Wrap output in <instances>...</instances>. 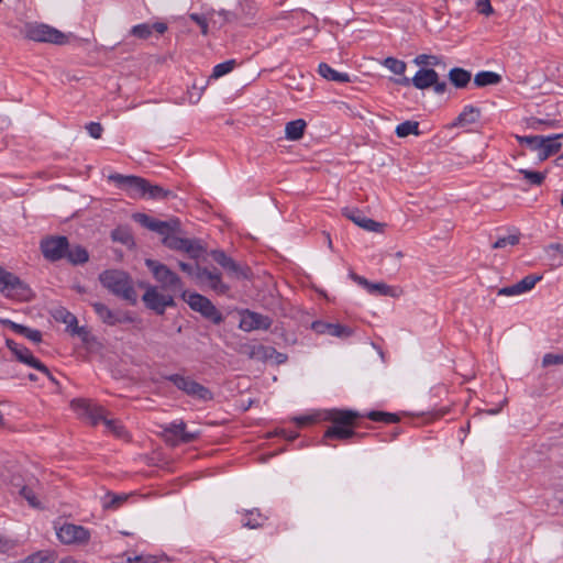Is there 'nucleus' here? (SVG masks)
I'll return each mask as SVG.
<instances>
[{
	"label": "nucleus",
	"mask_w": 563,
	"mask_h": 563,
	"mask_svg": "<svg viewBox=\"0 0 563 563\" xmlns=\"http://www.w3.org/2000/svg\"><path fill=\"white\" fill-rule=\"evenodd\" d=\"M109 180L114 181L124 189L130 197L145 196L147 194L150 198L157 200L176 198L173 191L166 190L157 185H151L146 179L139 176L112 174L109 176Z\"/></svg>",
	"instance_id": "obj_1"
},
{
	"label": "nucleus",
	"mask_w": 563,
	"mask_h": 563,
	"mask_svg": "<svg viewBox=\"0 0 563 563\" xmlns=\"http://www.w3.org/2000/svg\"><path fill=\"white\" fill-rule=\"evenodd\" d=\"M70 406L79 417L86 418L91 426L103 422L107 429L117 437L125 434L124 427L118 420L107 418L103 407L92 404L88 399H74Z\"/></svg>",
	"instance_id": "obj_2"
},
{
	"label": "nucleus",
	"mask_w": 563,
	"mask_h": 563,
	"mask_svg": "<svg viewBox=\"0 0 563 563\" xmlns=\"http://www.w3.org/2000/svg\"><path fill=\"white\" fill-rule=\"evenodd\" d=\"M99 280L104 288L111 291L113 295L121 297L129 301L131 305H135L137 301V294L132 286L130 276L119 269H108L99 275Z\"/></svg>",
	"instance_id": "obj_3"
},
{
	"label": "nucleus",
	"mask_w": 563,
	"mask_h": 563,
	"mask_svg": "<svg viewBox=\"0 0 563 563\" xmlns=\"http://www.w3.org/2000/svg\"><path fill=\"white\" fill-rule=\"evenodd\" d=\"M361 415L353 410H332L328 413L327 419L333 422L325 433V438H334L346 440L357 435V433L349 426L353 424L354 420L360 418Z\"/></svg>",
	"instance_id": "obj_4"
},
{
	"label": "nucleus",
	"mask_w": 563,
	"mask_h": 563,
	"mask_svg": "<svg viewBox=\"0 0 563 563\" xmlns=\"http://www.w3.org/2000/svg\"><path fill=\"white\" fill-rule=\"evenodd\" d=\"M20 34L29 41L52 43L56 45L65 44L67 37L57 29L38 22H26L20 27Z\"/></svg>",
	"instance_id": "obj_5"
},
{
	"label": "nucleus",
	"mask_w": 563,
	"mask_h": 563,
	"mask_svg": "<svg viewBox=\"0 0 563 563\" xmlns=\"http://www.w3.org/2000/svg\"><path fill=\"white\" fill-rule=\"evenodd\" d=\"M181 298L188 303L191 310L199 312L205 319L211 321L213 324H220L223 322V314L206 296L198 292L183 290Z\"/></svg>",
	"instance_id": "obj_6"
},
{
	"label": "nucleus",
	"mask_w": 563,
	"mask_h": 563,
	"mask_svg": "<svg viewBox=\"0 0 563 563\" xmlns=\"http://www.w3.org/2000/svg\"><path fill=\"white\" fill-rule=\"evenodd\" d=\"M0 291L7 297L21 301H29L33 298V292L29 285L16 275L5 271L0 266Z\"/></svg>",
	"instance_id": "obj_7"
},
{
	"label": "nucleus",
	"mask_w": 563,
	"mask_h": 563,
	"mask_svg": "<svg viewBox=\"0 0 563 563\" xmlns=\"http://www.w3.org/2000/svg\"><path fill=\"white\" fill-rule=\"evenodd\" d=\"M145 265L155 280L161 284L162 289L183 292L184 284L181 279L168 266L151 258L145 260Z\"/></svg>",
	"instance_id": "obj_8"
},
{
	"label": "nucleus",
	"mask_w": 563,
	"mask_h": 563,
	"mask_svg": "<svg viewBox=\"0 0 563 563\" xmlns=\"http://www.w3.org/2000/svg\"><path fill=\"white\" fill-rule=\"evenodd\" d=\"M167 380L172 382L179 390H183L189 396L202 399V400H211L212 393L201 384L192 380L190 377H186L179 374H173L165 377Z\"/></svg>",
	"instance_id": "obj_9"
},
{
	"label": "nucleus",
	"mask_w": 563,
	"mask_h": 563,
	"mask_svg": "<svg viewBox=\"0 0 563 563\" xmlns=\"http://www.w3.org/2000/svg\"><path fill=\"white\" fill-rule=\"evenodd\" d=\"M142 300L145 307L153 310L156 314H164L167 307H175L173 296L165 295L158 291L157 287L147 285Z\"/></svg>",
	"instance_id": "obj_10"
},
{
	"label": "nucleus",
	"mask_w": 563,
	"mask_h": 563,
	"mask_svg": "<svg viewBox=\"0 0 563 563\" xmlns=\"http://www.w3.org/2000/svg\"><path fill=\"white\" fill-rule=\"evenodd\" d=\"M41 251L43 256L51 262H57L65 257L68 251L69 242L66 236L52 235L46 236L41 241Z\"/></svg>",
	"instance_id": "obj_11"
},
{
	"label": "nucleus",
	"mask_w": 563,
	"mask_h": 563,
	"mask_svg": "<svg viewBox=\"0 0 563 563\" xmlns=\"http://www.w3.org/2000/svg\"><path fill=\"white\" fill-rule=\"evenodd\" d=\"M196 279L201 284H207L218 295H225L230 287L222 282L221 273L217 269H209L196 264Z\"/></svg>",
	"instance_id": "obj_12"
},
{
	"label": "nucleus",
	"mask_w": 563,
	"mask_h": 563,
	"mask_svg": "<svg viewBox=\"0 0 563 563\" xmlns=\"http://www.w3.org/2000/svg\"><path fill=\"white\" fill-rule=\"evenodd\" d=\"M439 79L438 73L433 68H421L410 79L408 77L394 79V82L401 86L413 85L417 89L424 90L432 87Z\"/></svg>",
	"instance_id": "obj_13"
},
{
	"label": "nucleus",
	"mask_w": 563,
	"mask_h": 563,
	"mask_svg": "<svg viewBox=\"0 0 563 563\" xmlns=\"http://www.w3.org/2000/svg\"><path fill=\"white\" fill-rule=\"evenodd\" d=\"M5 345L14 354V356L16 357V360L19 362L26 364V365L42 372L45 375H49L48 367L46 365H44L42 362H40L36 357H34L27 347L19 345L16 342H14L11 339L5 340Z\"/></svg>",
	"instance_id": "obj_14"
},
{
	"label": "nucleus",
	"mask_w": 563,
	"mask_h": 563,
	"mask_svg": "<svg viewBox=\"0 0 563 563\" xmlns=\"http://www.w3.org/2000/svg\"><path fill=\"white\" fill-rule=\"evenodd\" d=\"M272 323L273 321L268 316L246 309L241 312L239 328L246 332L254 330H268Z\"/></svg>",
	"instance_id": "obj_15"
},
{
	"label": "nucleus",
	"mask_w": 563,
	"mask_h": 563,
	"mask_svg": "<svg viewBox=\"0 0 563 563\" xmlns=\"http://www.w3.org/2000/svg\"><path fill=\"white\" fill-rule=\"evenodd\" d=\"M57 537L64 544L85 543L89 540L90 532L82 526L65 523L58 529Z\"/></svg>",
	"instance_id": "obj_16"
},
{
	"label": "nucleus",
	"mask_w": 563,
	"mask_h": 563,
	"mask_svg": "<svg viewBox=\"0 0 563 563\" xmlns=\"http://www.w3.org/2000/svg\"><path fill=\"white\" fill-rule=\"evenodd\" d=\"M210 256L217 262L223 269H225L230 275L235 276L238 278H247L249 277V267H242L238 264L232 257L228 256L222 250H212L210 252Z\"/></svg>",
	"instance_id": "obj_17"
},
{
	"label": "nucleus",
	"mask_w": 563,
	"mask_h": 563,
	"mask_svg": "<svg viewBox=\"0 0 563 563\" xmlns=\"http://www.w3.org/2000/svg\"><path fill=\"white\" fill-rule=\"evenodd\" d=\"M169 228L164 230V233H159L163 236L162 243L174 251H183L187 239L179 238L176 233L180 232V221L177 218H173L167 221Z\"/></svg>",
	"instance_id": "obj_18"
},
{
	"label": "nucleus",
	"mask_w": 563,
	"mask_h": 563,
	"mask_svg": "<svg viewBox=\"0 0 563 563\" xmlns=\"http://www.w3.org/2000/svg\"><path fill=\"white\" fill-rule=\"evenodd\" d=\"M342 214L360 228L369 232L382 233L386 227L385 223L364 217L358 209L344 208Z\"/></svg>",
	"instance_id": "obj_19"
},
{
	"label": "nucleus",
	"mask_w": 563,
	"mask_h": 563,
	"mask_svg": "<svg viewBox=\"0 0 563 563\" xmlns=\"http://www.w3.org/2000/svg\"><path fill=\"white\" fill-rule=\"evenodd\" d=\"M95 312L98 317L109 325H115L118 323L130 322L131 318L120 311H112L106 305L101 302L92 303Z\"/></svg>",
	"instance_id": "obj_20"
},
{
	"label": "nucleus",
	"mask_w": 563,
	"mask_h": 563,
	"mask_svg": "<svg viewBox=\"0 0 563 563\" xmlns=\"http://www.w3.org/2000/svg\"><path fill=\"white\" fill-rule=\"evenodd\" d=\"M542 279L541 275H528L515 285L500 288L498 295L500 296H515L525 291L531 290L534 285Z\"/></svg>",
	"instance_id": "obj_21"
},
{
	"label": "nucleus",
	"mask_w": 563,
	"mask_h": 563,
	"mask_svg": "<svg viewBox=\"0 0 563 563\" xmlns=\"http://www.w3.org/2000/svg\"><path fill=\"white\" fill-rule=\"evenodd\" d=\"M312 329L319 334H329L338 338H347L352 334V330L349 327L323 321H314Z\"/></svg>",
	"instance_id": "obj_22"
},
{
	"label": "nucleus",
	"mask_w": 563,
	"mask_h": 563,
	"mask_svg": "<svg viewBox=\"0 0 563 563\" xmlns=\"http://www.w3.org/2000/svg\"><path fill=\"white\" fill-rule=\"evenodd\" d=\"M560 139H563V133L544 136L545 141L542 143L538 151V159L540 162H543L551 155L560 152L562 148V143L559 142Z\"/></svg>",
	"instance_id": "obj_23"
},
{
	"label": "nucleus",
	"mask_w": 563,
	"mask_h": 563,
	"mask_svg": "<svg viewBox=\"0 0 563 563\" xmlns=\"http://www.w3.org/2000/svg\"><path fill=\"white\" fill-rule=\"evenodd\" d=\"M132 218L140 223L142 227L156 232V233H164L166 229L169 228V223L167 221H159L156 219L151 218L150 216L145 213H134Z\"/></svg>",
	"instance_id": "obj_24"
},
{
	"label": "nucleus",
	"mask_w": 563,
	"mask_h": 563,
	"mask_svg": "<svg viewBox=\"0 0 563 563\" xmlns=\"http://www.w3.org/2000/svg\"><path fill=\"white\" fill-rule=\"evenodd\" d=\"M165 433L179 439L183 443H189L196 439V434L186 432V424L183 421L179 423H170L165 428Z\"/></svg>",
	"instance_id": "obj_25"
},
{
	"label": "nucleus",
	"mask_w": 563,
	"mask_h": 563,
	"mask_svg": "<svg viewBox=\"0 0 563 563\" xmlns=\"http://www.w3.org/2000/svg\"><path fill=\"white\" fill-rule=\"evenodd\" d=\"M481 115V110L474 106L464 107L463 111L459 114L453 126H464L471 123H474L478 120Z\"/></svg>",
	"instance_id": "obj_26"
},
{
	"label": "nucleus",
	"mask_w": 563,
	"mask_h": 563,
	"mask_svg": "<svg viewBox=\"0 0 563 563\" xmlns=\"http://www.w3.org/2000/svg\"><path fill=\"white\" fill-rule=\"evenodd\" d=\"M471 78H472L471 71H468L464 68L454 67L449 71V79H450L451 84L460 89L467 87V85L471 81Z\"/></svg>",
	"instance_id": "obj_27"
},
{
	"label": "nucleus",
	"mask_w": 563,
	"mask_h": 563,
	"mask_svg": "<svg viewBox=\"0 0 563 563\" xmlns=\"http://www.w3.org/2000/svg\"><path fill=\"white\" fill-rule=\"evenodd\" d=\"M67 261L74 265L84 264L88 262L89 254L87 250L81 245H70L68 246V251H66L65 257Z\"/></svg>",
	"instance_id": "obj_28"
},
{
	"label": "nucleus",
	"mask_w": 563,
	"mask_h": 563,
	"mask_svg": "<svg viewBox=\"0 0 563 563\" xmlns=\"http://www.w3.org/2000/svg\"><path fill=\"white\" fill-rule=\"evenodd\" d=\"M111 239L114 242L121 243L130 249L134 247V239L131 229L126 225H119L111 232Z\"/></svg>",
	"instance_id": "obj_29"
},
{
	"label": "nucleus",
	"mask_w": 563,
	"mask_h": 563,
	"mask_svg": "<svg viewBox=\"0 0 563 563\" xmlns=\"http://www.w3.org/2000/svg\"><path fill=\"white\" fill-rule=\"evenodd\" d=\"M307 123L302 119L290 121L286 124L285 134L288 140L297 141L303 136Z\"/></svg>",
	"instance_id": "obj_30"
},
{
	"label": "nucleus",
	"mask_w": 563,
	"mask_h": 563,
	"mask_svg": "<svg viewBox=\"0 0 563 563\" xmlns=\"http://www.w3.org/2000/svg\"><path fill=\"white\" fill-rule=\"evenodd\" d=\"M318 73L321 77L327 80L339 81V82H350V76L345 73H339L332 69L327 63H321L318 67Z\"/></svg>",
	"instance_id": "obj_31"
},
{
	"label": "nucleus",
	"mask_w": 563,
	"mask_h": 563,
	"mask_svg": "<svg viewBox=\"0 0 563 563\" xmlns=\"http://www.w3.org/2000/svg\"><path fill=\"white\" fill-rule=\"evenodd\" d=\"M57 559V554L54 551L44 550L37 551L19 563H54Z\"/></svg>",
	"instance_id": "obj_32"
},
{
	"label": "nucleus",
	"mask_w": 563,
	"mask_h": 563,
	"mask_svg": "<svg viewBox=\"0 0 563 563\" xmlns=\"http://www.w3.org/2000/svg\"><path fill=\"white\" fill-rule=\"evenodd\" d=\"M501 81V76L494 71H481L475 75L474 84L477 87H486L490 85H498Z\"/></svg>",
	"instance_id": "obj_33"
},
{
	"label": "nucleus",
	"mask_w": 563,
	"mask_h": 563,
	"mask_svg": "<svg viewBox=\"0 0 563 563\" xmlns=\"http://www.w3.org/2000/svg\"><path fill=\"white\" fill-rule=\"evenodd\" d=\"M396 135L398 137H407L410 134L419 135V122L417 121H405L396 126Z\"/></svg>",
	"instance_id": "obj_34"
},
{
	"label": "nucleus",
	"mask_w": 563,
	"mask_h": 563,
	"mask_svg": "<svg viewBox=\"0 0 563 563\" xmlns=\"http://www.w3.org/2000/svg\"><path fill=\"white\" fill-rule=\"evenodd\" d=\"M372 421L376 422H385V423H397L400 418L396 413L385 412V411H369L365 415Z\"/></svg>",
	"instance_id": "obj_35"
},
{
	"label": "nucleus",
	"mask_w": 563,
	"mask_h": 563,
	"mask_svg": "<svg viewBox=\"0 0 563 563\" xmlns=\"http://www.w3.org/2000/svg\"><path fill=\"white\" fill-rule=\"evenodd\" d=\"M205 247L202 246L199 240H190L187 239L185 247L183 252L187 253L188 256L192 260H198L205 252Z\"/></svg>",
	"instance_id": "obj_36"
},
{
	"label": "nucleus",
	"mask_w": 563,
	"mask_h": 563,
	"mask_svg": "<svg viewBox=\"0 0 563 563\" xmlns=\"http://www.w3.org/2000/svg\"><path fill=\"white\" fill-rule=\"evenodd\" d=\"M529 185L540 186L545 179L547 172H534L529 169H519Z\"/></svg>",
	"instance_id": "obj_37"
},
{
	"label": "nucleus",
	"mask_w": 563,
	"mask_h": 563,
	"mask_svg": "<svg viewBox=\"0 0 563 563\" xmlns=\"http://www.w3.org/2000/svg\"><path fill=\"white\" fill-rule=\"evenodd\" d=\"M516 139L521 145H527L529 148L537 152L539 151V147L542 145V143L545 141L544 136L541 135H517Z\"/></svg>",
	"instance_id": "obj_38"
},
{
	"label": "nucleus",
	"mask_w": 563,
	"mask_h": 563,
	"mask_svg": "<svg viewBox=\"0 0 563 563\" xmlns=\"http://www.w3.org/2000/svg\"><path fill=\"white\" fill-rule=\"evenodd\" d=\"M364 287L369 292H378L382 296H390V297L396 296L395 289L384 283H371L368 280V285H364Z\"/></svg>",
	"instance_id": "obj_39"
},
{
	"label": "nucleus",
	"mask_w": 563,
	"mask_h": 563,
	"mask_svg": "<svg viewBox=\"0 0 563 563\" xmlns=\"http://www.w3.org/2000/svg\"><path fill=\"white\" fill-rule=\"evenodd\" d=\"M383 65L396 75H404L407 68V65L404 60L397 59L395 57H386L383 62Z\"/></svg>",
	"instance_id": "obj_40"
},
{
	"label": "nucleus",
	"mask_w": 563,
	"mask_h": 563,
	"mask_svg": "<svg viewBox=\"0 0 563 563\" xmlns=\"http://www.w3.org/2000/svg\"><path fill=\"white\" fill-rule=\"evenodd\" d=\"M54 318L63 323L67 324L68 331L76 325L77 318L71 312L66 310L65 308H59L55 311Z\"/></svg>",
	"instance_id": "obj_41"
},
{
	"label": "nucleus",
	"mask_w": 563,
	"mask_h": 563,
	"mask_svg": "<svg viewBox=\"0 0 563 563\" xmlns=\"http://www.w3.org/2000/svg\"><path fill=\"white\" fill-rule=\"evenodd\" d=\"M236 63L234 59L227 60L224 63L218 64L214 66L210 78L218 79L230 71H232L235 67Z\"/></svg>",
	"instance_id": "obj_42"
},
{
	"label": "nucleus",
	"mask_w": 563,
	"mask_h": 563,
	"mask_svg": "<svg viewBox=\"0 0 563 563\" xmlns=\"http://www.w3.org/2000/svg\"><path fill=\"white\" fill-rule=\"evenodd\" d=\"M520 235L519 234H510L507 236L499 238L494 244V249H504L508 245L514 246L519 243Z\"/></svg>",
	"instance_id": "obj_43"
},
{
	"label": "nucleus",
	"mask_w": 563,
	"mask_h": 563,
	"mask_svg": "<svg viewBox=\"0 0 563 563\" xmlns=\"http://www.w3.org/2000/svg\"><path fill=\"white\" fill-rule=\"evenodd\" d=\"M152 32H153V27L151 26V24H147V23L135 25L131 30V34L133 36L143 38V40L150 37Z\"/></svg>",
	"instance_id": "obj_44"
},
{
	"label": "nucleus",
	"mask_w": 563,
	"mask_h": 563,
	"mask_svg": "<svg viewBox=\"0 0 563 563\" xmlns=\"http://www.w3.org/2000/svg\"><path fill=\"white\" fill-rule=\"evenodd\" d=\"M69 331L73 335H78L84 343H90L93 340L90 331L85 327H79L77 323Z\"/></svg>",
	"instance_id": "obj_45"
},
{
	"label": "nucleus",
	"mask_w": 563,
	"mask_h": 563,
	"mask_svg": "<svg viewBox=\"0 0 563 563\" xmlns=\"http://www.w3.org/2000/svg\"><path fill=\"white\" fill-rule=\"evenodd\" d=\"M19 494L27 500L30 506L37 508L40 507V501L37 500L35 494L31 488H29L26 485H22L20 487Z\"/></svg>",
	"instance_id": "obj_46"
},
{
	"label": "nucleus",
	"mask_w": 563,
	"mask_h": 563,
	"mask_svg": "<svg viewBox=\"0 0 563 563\" xmlns=\"http://www.w3.org/2000/svg\"><path fill=\"white\" fill-rule=\"evenodd\" d=\"M413 63L418 66H426V65L437 66L440 64V58L434 55L421 54V55H418L413 59Z\"/></svg>",
	"instance_id": "obj_47"
},
{
	"label": "nucleus",
	"mask_w": 563,
	"mask_h": 563,
	"mask_svg": "<svg viewBox=\"0 0 563 563\" xmlns=\"http://www.w3.org/2000/svg\"><path fill=\"white\" fill-rule=\"evenodd\" d=\"M20 329L22 330H18L16 333L21 334V335H24L25 338H27L29 340L35 342V343H38L42 341V333L41 331L38 330H33V329H30L25 325H20Z\"/></svg>",
	"instance_id": "obj_48"
},
{
	"label": "nucleus",
	"mask_w": 563,
	"mask_h": 563,
	"mask_svg": "<svg viewBox=\"0 0 563 563\" xmlns=\"http://www.w3.org/2000/svg\"><path fill=\"white\" fill-rule=\"evenodd\" d=\"M109 497H111L110 501L104 504L106 509H115L118 508L123 501L128 499V495H115V494H108Z\"/></svg>",
	"instance_id": "obj_49"
},
{
	"label": "nucleus",
	"mask_w": 563,
	"mask_h": 563,
	"mask_svg": "<svg viewBox=\"0 0 563 563\" xmlns=\"http://www.w3.org/2000/svg\"><path fill=\"white\" fill-rule=\"evenodd\" d=\"M559 364H563V353L562 354L548 353L543 356V360H542L543 367H547L550 365H559Z\"/></svg>",
	"instance_id": "obj_50"
},
{
	"label": "nucleus",
	"mask_w": 563,
	"mask_h": 563,
	"mask_svg": "<svg viewBox=\"0 0 563 563\" xmlns=\"http://www.w3.org/2000/svg\"><path fill=\"white\" fill-rule=\"evenodd\" d=\"M189 18H190V20H191V21L196 22V23H197V25H199V26H200V29H201V33H202L203 35H207V34H208V30H209V29H208V22H207L206 16L200 15V14H198V13H190V14H189Z\"/></svg>",
	"instance_id": "obj_51"
},
{
	"label": "nucleus",
	"mask_w": 563,
	"mask_h": 563,
	"mask_svg": "<svg viewBox=\"0 0 563 563\" xmlns=\"http://www.w3.org/2000/svg\"><path fill=\"white\" fill-rule=\"evenodd\" d=\"M476 8L479 13L488 16L494 13V9L489 0H477Z\"/></svg>",
	"instance_id": "obj_52"
},
{
	"label": "nucleus",
	"mask_w": 563,
	"mask_h": 563,
	"mask_svg": "<svg viewBox=\"0 0 563 563\" xmlns=\"http://www.w3.org/2000/svg\"><path fill=\"white\" fill-rule=\"evenodd\" d=\"M87 130H88L90 136H92L93 139H100L101 134H102V131H103V128L98 122H90L87 125Z\"/></svg>",
	"instance_id": "obj_53"
},
{
	"label": "nucleus",
	"mask_w": 563,
	"mask_h": 563,
	"mask_svg": "<svg viewBox=\"0 0 563 563\" xmlns=\"http://www.w3.org/2000/svg\"><path fill=\"white\" fill-rule=\"evenodd\" d=\"M528 124H529L530 128L537 129L538 124H547L549 126H555L556 125V121L555 120H542V119H537V118H530L528 120Z\"/></svg>",
	"instance_id": "obj_54"
},
{
	"label": "nucleus",
	"mask_w": 563,
	"mask_h": 563,
	"mask_svg": "<svg viewBox=\"0 0 563 563\" xmlns=\"http://www.w3.org/2000/svg\"><path fill=\"white\" fill-rule=\"evenodd\" d=\"M260 351H263V353L261 354V358L263 360L272 358L275 356L276 353V349L264 345H260Z\"/></svg>",
	"instance_id": "obj_55"
},
{
	"label": "nucleus",
	"mask_w": 563,
	"mask_h": 563,
	"mask_svg": "<svg viewBox=\"0 0 563 563\" xmlns=\"http://www.w3.org/2000/svg\"><path fill=\"white\" fill-rule=\"evenodd\" d=\"M178 266L184 273H187L189 276H194L196 278V265L194 266L185 262H179Z\"/></svg>",
	"instance_id": "obj_56"
},
{
	"label": "nucleus",
	"mask_w": 563,
	"mask_h": 563,
	"mask_svg": "<svg viewBox=\"0 0 563 563\" xmlns=\"http://www.w3.org/2000/svg\"><path fill=\"white\" fill-rule=\"evenodd\" d=\"M218 13L223 16L225 22H232L239 18V14L234 11L220 10Z\"/></svg>",
	"instance_id": "obj_57"
},
{
	"label": "nucleus",
	"mask_w": 563,
	"mask_h": 563,
	"mask_svg": "<svg viewBox=\"0 0 563 563\" xmlns=\"http://www.w3.org/2000/svg\"><path fill=\"white\" fill-rule=\"evenodd\" d=\"M0 324L2 325H5V327H9L11 330H13L14 332H18V330H21L20 329V325L19 323H15L9 319H2L0 318Z\"/></svg>",
	"instance_id": "obj_58"
},
{
	"label": "nucleus",
	"mask_w": 563,
	"mask_h": 563,
	"mask_svg": "<svg viewBox=\"0 0 563 563\" xmlns=\"http://www.w3.org/2000/svg\"><path fill=\"white\" fill-rule=\"evenodd\" d=\"M432 87L437 93H443L446 90V82L437 79V82L433 84Z\"/></svg>",
	"instance_id": "obj_59"
},
{
	"label": "nucleus",
	"mask_w": 563,
	"mask_h": 563,
	"mask_svg": "<svg viewBox=\"0 0 563 563\" xmlns=\"http://www.w3.org/2000/svg\"><path fill=\"white\" fill-rule=\"evenodd\" d=\"M350 277H351L355 283H357L358 285H361V286H363V287H364V285H368V280H367L365 277H362V276H360V275H357V274H355V273H353V272L350 274Z\"/></svg>",
	"instance_id": "obj_60"
},
{
	"label": "nucleus",
	"mask_w": 563,
	"mask_h": 563,
	"mask_svg": "<svg viewBox=\"0 0 563 563\" xmlns=\"http://www.w3.org/2000/svg\"><path fill=\"white\" fill-rule=\"evenodd\" d=\"M151 26L153 27V30H155L159 34L165 33L167 30V25L163 22H156V23L152 24Z\"/></svg>",
	"instance_id": "obj_61"
},
{
	"label": "nucleus",
	"mask_w": 563,
	"mask_h": 563,
	"mask_svg": "<svg viewBox=\"0 0 563 563\" xmlns=\"http://www.w3.org/2000/svg\"><path fill=\"white\" fill-rule=\"evenodd\" d=\"M263 353V351H260V345L258 346H253L251 349V351L249 352V356L251 358H261V354Z\"/></svg>",
	"instance_id": "obj_62"
},
{
	"label": "nucleus",
	"mask_w": 563,
	"mask_h": 563,
	"mask_svg": "<svg viewBox=\"0 0 563 563\" xmlns=\"http://www.w3.org/2000/svg\"><path fill=\"white\" fill-rule=\"evenodd\" d=\"M274 357H275L277 364H283L287 361V355L284 353L277 352V351H276Z\"/></svg>",
	"instance_id": "obj_63"
},
{
	"label": "nucleus",
	"mask_w": 563,
	"mask_h": 563,
	"mask_svg": "<svg viewBox=\"0 0 563 563\" xmlns=\"http://www.w3.org/2000/svg\"><path fill=\"white\" fill-rule=\"evenodd\" d=\"M549 250H553V251H556V252H560L563 254V244L561 243H552L549 245Z\"/></svg>",
	"instance_id": "obj_64"
}]
</instances>
